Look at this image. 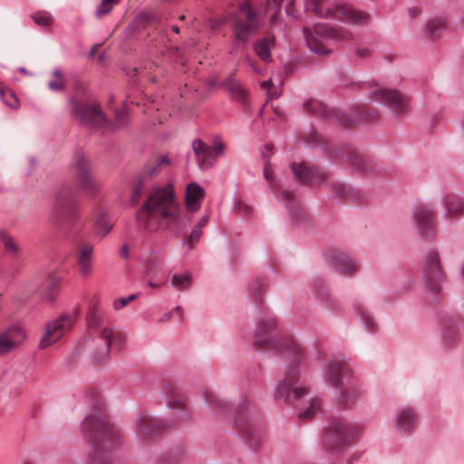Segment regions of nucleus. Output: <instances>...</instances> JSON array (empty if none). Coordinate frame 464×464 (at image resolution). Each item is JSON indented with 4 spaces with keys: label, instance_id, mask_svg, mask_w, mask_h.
I'll return each instance as SVG.
<instances>
[{
    "label": "nucleus",
    "instance_id": "16",
    "mask_svg": "<svg viewBox=\"0 0 464 464\" xmlns=\"http://www.w3.org/2000/svg\"><path fill=\"white\" fill-rule=\"evenodd\" d=\"M411 220L422 237L432 235L436 229L435 211L430 206L416 207L412 212Z\"/></svg>",
    "mask_w": 464,
    "mask_h": 464
},
{
    "label": "nucleus",
    "instance_id": "35",
    "mask_svg": "<svg viewBox=\"0 0 464 464\" xmlns=\"http://www.w3.org/2000/svg\"><path fill=\"white\" fill-rule=\"evenodd\" d=\"M349 163L355 169L362 172H368L372 169L373 163L370 157L358 153L351 152L349 155Z\"/></svg>",
    "mask_w": 464,
    "mask_h": 464
},
{
    "label": "nucleus",
    "instance_id": "31",
    "mask_svg": "<svg viewBox=\"0 0 464 464\" xmlns=\"http://www.w3.org/2000/svg\"><path fill=\"white\" fill-rule=\"evenodd\" d=\"M332 191L342 199L350 200L353 202H359L361 200V195L359 191L343 182L336 181L331 184Z\"/></svg>",
    "mask_w": 464,
    "mask_h": 464
},
{
    "label": "nucleus",
    "instance_id": "47",
    "mask_svg": "<svg viewBox=\"0 0 464 464\" xmlns=\"http://www.w3.org/2000/svg\"><path fill=\"white\" fill-rule=\"evenodd\" d=\"M356 313L360 316L362 322L368 330L374 329V321L365 308H363L362 306H357Z\"/></svg>",
    "mask_w": 464,
    "mask_h": 464
},
{
    "label": "nucleus",
    "instance_id": "48",
    "mask_svg": "<svg viewBox=\"0 0 464 464\" xmlns=\"http://www.w3.org/2000/svg\"><path fill=\"white\" fill-rule=\"evenodd\" d=\"M320 409V401L318 400H312L310 405L304 411L299 413L300 420H309L311 419Z\"/></svg>",
    "mask_w": 464,
    "mask_h": 464
},
{
    "label": "nucleus",
    "instance_id": "44",
    "mask_svg": "<svg viewBox=\"0 0 464 464\" xmlns=\"http://www.w3.org/2000/svg\"><path fill=\"white\" fill-rule=\"evenodd\" d=\"M283 0H266V12L272 13L270 18L271 25L277 22V16L281 10V4Z\"/></svg>",
    "mask_w": 464,
    "mask_h": 464
},
{
    "label": "nucleus",
    "instance_id": "45",
    "mask_svg": "<svg viewBox=\"0 0 464 464\" xmlns=\"http://www.w3.org/2000/svg\"><path fill=\"white\" fill-rule=\"evenodd\" d=\"M103 321V313L98 308H92L87 315V323L90 328H98Z\"/></svg>",
    "mask_w": 464,
    "mask_h": 464
},
{
    "label": "nucleus",
    "instance_id": "64",
    "mask_svg": "<svg viewBox=\"0 0 464 464\" xmlns=\"http://www.w3.org/2000/svg\"><path fill=\"white\" fill-rule=\"evenodd\" d=\"M265 285V283L263 281H257L256 282V287L254 288V293H255V295L257 297V295H258V291H259V288H261L263 285Z\"/></svg>",
    "mask_w": 464,
    "mask_h": 464
},
{
    "label": "nucleus",
    "instance_id": "46",
    "mask_svg": "<svg viewBox=\"0 0 464 464\" xmlns=\"http://www.w3.org/2000/svg\"><path fill=\"white\" fill-rule=\"evenodd\" d=\"M0 95L4 101V102L12 109H16L19 105L18 99L14 95V93L9 90L5 89L0 85Z\"/></svg>",
    "mask_w": 464,
    "mask_h": 464
},
{
    "label": "nucleus",
    "instance_id": "54",
    "mask_svg": "<svg viewBox=\"0 0 464 464\" xmlns=\"http://www.w3.org/2000/svg\"><path fill=\"white\" fill-rule=\"evenodd\" d=\"M202 232L201 229L194 227V229L191 231V233L188 236V244L190 246V247L193 246L194 244H196L199 238L201 237Z\"/></svg>",
    "mask_w": 464,
    "mask_h": 464
},
{
    "label": "nucleus",
    "instance_id": "58",
    "mask_svg": "<svg viewBox=\"0 0 464 464\" xmlns=\"http://www.w3.org/2000/svg\"><path fill=\"white\" fill-rule=\"evenodd\" d=\"M250 404H251V401L247 397L244 396L240 399V401L237 406V410L238 411H242L244 409H246Z\"/></svg>",
    "mask_w": 464,
    "mask_h": 464
},
{
    "label": "nucleus",
    "instance_id": "52",
    "mask_svg": "<svg viewBox=\"0 0 464 464\" xmlns=\"http://www.w3.org/2000/svg\"><path fill=\"white\" fill-rule=\"evenodd\" d=\"M355 55L359 59H369L372 55V49L366 45H358L355 47Z\"/></svg>",
    "mask_w": 464,
    "mask_h": 464
},
{
    "label": "nucleus",
    "instance_id": "19",
    "mask_svg": "<svg viewBox=\"0 0 464 464\" xmlns=\"http://www.w3.org/2000/svg\"><path fill=\"white\" fill-rule=\"evenodd\" d=\"M292 169L295 178L304 184H320L325 179V173L322 169L306 162L293 163Z\"/></svg>",
    "mask_w": 464,
    "mask_h": 464
},
{
    "label": "nucleus",
    "instance_id": "62",
    "mask_svg": "<svg viewBox=\"0 0 464 464\" xmlns=\"http://www.w3.org/2000/svg\"><path fill=\"white\" fill-rule=\"evenodd\" d=\"M120 255L123 258L129 257V246L127 245H123L120 250Z\"/></svg>",
    "mask_w": 464,
    "mask_h": 464
},
{
    "label": "nucleus",
    "instance_id": "39",
    "mask_svg": "<svg viewBox=\"0 0 464 464\" xmlns=\"http://www.w3.org/2000/svg\"><path fill=\"white\" fill-rule=\"evenodd\" d=\"M227 91L237 100L244 102L247 96L246 91L243 88L240 82L234 80L232 77L227 79L225 82Z\"/></svg>",
    "mask_w": 464,
    "mask_h": 464
},
{
    "label": "nucleus",
    "instance_id": "4",
    "mask_svg": "<svg viewBox=\"0 0 464 464\" xmlns=\"http://www.w3.org/2000/svg\"><path fill=\"white\" fill-rule=\"evenodd\" d=\"M362 431V426L352 423L343 418L333 419L326 428L323 439L324 449L331 453L349 446Z\"/></svg>",
    "mask_w": 464,
    "mask_h": 464
},
{
    "label": "nucleus",
    "instance_id": "28",
    "mask_svg": "<svg viewBox=\"0 0 464 464\" xmlns=\"http://www.w3.org/2000/svg\"><path fill=\"white\" fill-rule=\"evenodd\" d=\"M170 164V160L166 155H160L152 158L146 164L140 178L147 181L150 179L160 174L165 168Z\"/></svg>",
    "mask_w": 464,
    "mask_h": 464
},
{
    "label": "nucleus",
    "instance_id": "14",
    "mask_svg": "<svg viewBox=\"0 0 464 464\" xmlns=\"http://www.w3.org/2000/svg\"><path fill=\"white\" fill-rule=\"evenodd\" d=\"M192 149L198 166L201 169H210L215 165L218 157L223 153L225 144L221 140H216L211 147L200 140H195L192 142Z\"/></svg>",
    "mask_w": 464,
    "mask_h": 464
},
{
    "label": "nucleus",
    "instance_id": "10",
    "mask_svg": "<svg viewBox=\"0 0 464 464\" xmlns=\"http://www.w3.org/2000/svg\"><path fill=\"white\" fill-rule=\"evenodd\" d=\"M370 96L385 104L398 117L406 115L410 110L411 98L399 90L377 87L371 92Z\"/></svg>",
    "mask_w": 464,
    "mask_h": 464
},
{
    "label": "nucleus",
    "instance_id": "61",
    "mask_svg": "<svg viewBox=\"0 0 464 464\" xmlns=\"http://www.w3.org/2000/svg\"><path fill=\"white\" fill-rule=\"evenodd\" d=\"M247 62H248L249 66L255 72H256V73L262 72L260 68L256 65L255 61H253L251 58H247Z\"/></svg>",
    "mask_w": 464,
    "mask_h": 464
},
{
    "label": "nucleus",
    "instance_id": "17",
    "mask_svg": "<svg viewBox=\"0 0 464 464\" xmlns=\"http://www.w3.org/2000/svg\"><path fill=\"white\" fill-rule=\"evenodd\" d=\"M327 382L335 389H343V385L350 384L352 370L342 362H332L325 370Z\"/></svg>",
    "mask_w": 464,
    "mask_h": 464
},
{
    "label": "nucleus",
    "instance_id": "38",
    "mask_svg": "<svg viewBox=\"0 0 464 464\" xmlns=\"http://www.w3.org/2000/svg\"><path fill=\"white\" fill-rule=\"evenodd\" d=\"M447 27L446 22L442 18H432L426 24V32L430 38L435 39L439 37L443 30Z\"/></svg>",
    "mask_w": 464,
    "mask_h": 464
},
{
    "label": "nucleus",
    "instance_id": "21",
    "mask_svg": "<svg viewBox=\"0 0 464 464\" xmlns=\"http://www.w3.org/2000/svg\"><path fill=\"white\" fill-rule=\"evenodd\" d=\"M164 392L167 406L171 410L181 412L184 417H187L188 405L182 389L173 382H168L164 385Z\"/></svg>",
    "mask_w": 464,
    "mask_h": 464
},
{
    "label": "nucleus",
    "instance_id": "26",
    "mask_svg": "<svg viewBox=\"0 0 464 464\" xmlns=\"http://www.w3.org/2000/svg\"><path fill=\"white\" fill-rule=\"evenodd\" d=\"M446 218L450 220L464 217V198L457 194H448L443 198Z\"/></svg>",
    "mask_w": 464,
    "mask_h": 464
},
{
    "label": "nucleus",
    "instance_id": "37",
    "mask_svg": "<svg viewBox=\"0 0 464 464\" xmlns=\"http://www.w3.org/2000/svg\"><path fill=\"white\" fill-rule=\"evenodd\" d=\"M0 241L4 245L5 250L12 257H17L20 254L19 246L14 238L5 230H0Z\"/></svg>",
    "mask_w": 464,
    "mask_h": 464
},
{
    "label": "nucleus",
    "instance_id": "56",
    "mask_svg": "<svg viewBox=\"0 0 464 464\" xmlns=\"http://www.w3.org/2000/svg\"><path fill=\"white\" fill-rule=\"evenodd\" d=\"M262 88L264 89H266L267 90V95L270 99H276L277 97L280 96V93L276 91H273L271 89L272 87V82L271 80H268V81H266V82H263L262 84H261Z\"/></svg>",
    "mask_w": 464,
    "mask_h": 464
},
{
    "label": "nucleus",
    "instance_id": "50",
    "mask_svg": "<svg viewBox=\"0 0 464 464\" xmlns=\"http://www.w3.org/2000/svg\"><path fill=\"white\" fill-rule=\"evenodd\" d=\"M120 0H102L96 10V15L98 17L105 15L111 12L114 5H116Z\"/></svg>",
    "mask_w": 464,
    "mask_h": 464
},
{
    "label": "nucleus",
    "instance_id": "29",
    "mask_svg": "<svg viewBox=\"0 0 464 464\" xmlns=\"http://www.w3.org/2000/svg\"><path fill=\"white\" fill-rule=\"evenodd\" d=\"M416 422L417 416L411 408L402 409L397 416V428L406 434L413 430Z\"/></svg>",
    "mask_w": 464,
    "mask_h": 464
},
{
    "label": "nucleus",
    "instance_id": "34",
    "mask_svg": "<svg viewBox=\"0 0 464 464\" xmlns=\"http://www.w3.org/2000/svg\"><path fill=\"white\" fill-rule=\"evenodd\" d=\"M273 189L277 193L278 199L285 203L286 208L293 215V217L297 218V213L300 211V207L295 198L293 191L276 187H274Z\"/></svg>",
    "mask_w": 464,
    "mask_h": 464
},
{
    "label": "nucleus",
    "instance_id": "20",
    "mask_svg": "<svg viewBox=\"0 0 464 464\" xmlns=\"http://www.w3.org/2000/svg\"><path fill=\"white\" fill-rule=\"evenodd\" d=\"M292 169L295 178L304 184H320L325 179V173L322 169L306 162L293 163Z\"/></svg>",
    "mask_w": 464,
    "mask_h": 464
},
{
    "label": "nucleus",
    "instance_id": "25",
    "mask_svg": "<svg viewBox=\"0 0 464 464\" xmlns=\"http://www.w3.org/2000/svg\"><path fill=\"white\" fill-rule=\"evenodd\" d=\"M93 246L87 242H81L77 246L76 262L79 273L82 276H88L92 271L93 260Z\"/></svg>",
    "mask_w": 464,
    "mask_h": 464
},
{
    "label": "nucleus",
    "instance_id": "33",
    "mask_svg": "<svg viewBox=\"0 0 464 464\" xmlns=\"http://www.w3.org/2000/svg\"><path fill=\"white\" fill-rule=\"evenodd\" d=\"M202 397L205 403L211 410L215 411L218 413H224L228 405L227 402L222 400L215 392L212 390H205L202 392Z\"/></svg>",
    "mask_w": 464,
    "mask_h": 464
},
{
    "label": "nucleus",
    "instance_id": "53",
    "mask_svg": "<svg viewBox=\"0 0 464 464\" xmlns=\"http://www.w3.org/2000/svg\"><path fill=\"white\" fill-rule=\"evenodd\" d=\"M137 298V295H130L127 297H121L114 300L112 305L115 310H121Z\"/></svg>",
    "mask_w": 464,
    "mask_h": 464
},
{
    "label": "nucleus",
    "instance_id": "18",
    "mask_svg": "<svg viewBox=\"0 0 464 464\" xmlns=\"http://www.w3.org/2000/svg\"><path fill=\"white\" fill-rule=\"evenodd\" d=\"M327 259L341 274L350 276L359 270L358 263L346 252L332 249L327 253Z\"/></svg>",
    "mask_w": 464,
    "mask_h": 464
},
{
    "label": "nucleus",
    "instance_id": "60",
    "mask_svg": "<svg viewBox=\"0 0 464 464\" xmlns=\"http://www.w3.org/2000/svg\"><path fill=\"white\" fill-rule=\"evenodd\" d=\"M208 220H209V216L208 215L203 216L200 218V220L198 221V223L196 225L195 227L201 229L202 227H204L208 224Z\"/></svg>",
    "mask_w": 464,
    "mask_h": 464
},
{
    "label": "nucleus",
    "instance_id": "32",
    "mask_svg": "<svg viewBox=\"0 0 464 464\" xmlns=\"http://www.w3.org/2000/svg\"><path fill=\"white\" fill-rule=\"evenodd\" d=\"M275 46V37L266 36L257 40L254 44V51L256 54L265 63L272 61L270 51Z\"/></svg>",
    "mask_w": 464,
    "mask_h": 464
},
{
    "label": "nucleus",
    "instance_id": "2",
    "mask_svg": "<svg viewBox=\"0 0 464 464\" xmlns=\"http://www.w3.org/2000/svg\"><path fill=\"white\" fill-rule=\"evenodd\" d=\"M136 219L140 228L149 232L186 225L171 185L155 188L138 210Z\"/></svg>",
    "mask_w": 464,
    "mask_h": 464
},
{
    "label": "nucleus",
    "instance_id": "24",
    "mask_svg": "<svg viewBox=\"0 0 464 464\" xmlns=\"http://www.w3.org/2000/svg\"><path fill=\"white\" fill-rule=\"evenodd\" d=\"M25 338L24 331L18 326L10 327L0 334V354L16 348Z\"/></svg>",
    "mask_w": 464,
    "mask_h": 464
},
{
    "label": "nucleus",
    "instance_id": "41",
    "mask_svg": "<svg viewBox=\"0 0 464 464\" xmlns=\"http://www.w3.org/2000/svg\"><path fill=\"white\" fill-rule=\"evenodd\" d=\"M191 283L192 276L190 273H185L184 275L174 274L171 277V285L179 291L188 289Z\"/></svg>",
    "mask_w": 464,
    "mask_h": 464
},
{
    "label": "nucleus",
    "instance_id": "1",
    "mask_svg": "<svg viewBox=\"0 0 464 464\" xmlns=\"http://www.w3.org/2000/svg\"><path fill=\"white\" fill-rule=\"evenodd\" d=\"M254 345L258 350H270L285 353L292 361L278 382L275 397L285 402H292L306 394V390L295 387L299 379L298 363L305 357L302 345L291 335H281L277 319L271 314H265L259 319Z\"/></svg>",
    "mask_w": 464,
    "mask_h": 464
},
{
    "label": "nucleus",
    "instance_id": "63",
    "mask_svg": "<svg viewBox=\"0 0 464 464\" xmlns=\"http://www.w3.org/2000/svg\"><path fill=\"white\" fill-rule=\"evenodd\" d=\"M264 176L266 180H270L272 179V172L269 169V167L267 164H266L264 168Z\"/></svg>",
    "mask_w": 464,
    "mask_h": 464
},
{
    "label": "nucleus",
    "instance_id": "3",
    "mask_svg": "<svg viewBox=\"0 0 464 464\" xmlns=\"http://www.w3.org/2000/svg\"><path fill=\"white\" fill-rule=\"evenodd\" d=\"M82 430L92 444L90 464H110L105 450L119 438V430L109 421L106 414L99 410L85 418Z\"/></svg>",
    "mask_w": 464,
    "mask_h": 464
},
{
    "label": "nucleus",
    "instance_id": "30",
    "mask_svg": "<svg viewBox=\"0 0 464 464\" xmlns=\"http://www.w3.org/2000/svg\"><path fill=\"white\" fill-rule=\"evenodd\" d=\"M338 404L343 408H352L362 396L361 391L353 386L346 387L343 385V388L338 389Z\"/></svg>",
    "mask_w": 464,
    "mask_h": 464
},
{
    "label": "nucleus",
    "instance_id": "22",
    "mask_svg": "<svg viewBox=\"0 0 464 464\" xmlns=\"http://www.w3.org/2000/svg\"><path fill=\"white\" fill-rule=\"evenodd\" d=\"M100 337L105 342L106 347L102 354L95 358L98 363L103 362L108 357L112 346L120 347L125 342L124 334L111 327H104L100 334Z\"/></svg>",
    "mask_w": 464,
    "mask_h": 464
},
{
    "label": "nucleus",
    "instance_id": "36",
    "mask_svg": "<svg viewBox=\"0 0 464 464\" xmlns=\"http://www.w3.org/2000/svg\"><path fill=\"white\" fill-rule=\"evenodd\" d=\"M59 282V278L56 276H51L46 280L41 290V295L43 296L44 299H45L48 302H52L54 300Z\"/></svg>",
    "mask_w": 464,
    "mask_h": 464
},
{
    "label": "nucleus",
    "instance_id": "13",
    "mask_svg": "<svg viewBox=\"0 0 464 464\" xmlns=\"http://www.w3.org/2000/svg\"><path fill=\"white\" fill-rule=\"evenodd\" d=\"M168 424L161 419L149 413L140 412L135 419L134 430L137 437L142 441H148L157 436Z\"/></svg>",
    "mask_w": 464,
    "mask_h": 464
},
{
    "label": "nucleus",
    "instance_id": "9",
    "mask_svg": "<svg viewBox=\"0 0 464 464\" xmlns=\"http://www.w3.org/2000/svg\"><path fill=\"white\" fill-rule=\"evenodd\" d=\"M51 218L54 224H73L78 218V204L73 191L63 188L53 203Z\"/></svg>",
    "mask_w": 464,
    "mask_h": 464
},
{
    "label": "nucleus",
    "instance_id": "59",
    "mask_svg": "<svg viewBox=\"0 0 464 464\" xmlns=\"http://www.w3.org/2000/svg\"><path fill=\"white\" fill-rule=\"evenodd\" d=\"M320 139H321V138H320V136L318 135V133H317V132H315V131H314V132H311V133H310V137H309V138H307L306 142H307V143H310V144H316V143H318V142H319Z\"/></svg>",
    "mask_w": 464,
    "mask_h": 464
},
{
    "label": "nucleus",
    "instance_id": "5",
    "mask_svg": "<svg viewBox=\"0 0 464 464\" xmlns=\"http://www.w3.org/2000/svg\"><path fill=\"white\" fill-rule=\"evenodd\" d=\"M71 107L73 114L89 126L98 128L103 131H113L123 124L125 112L115 111L116 123L110 122L104 113L95 102H83L75 97L71 98Z\"/></svg>",
    "mask_w": 464,
    "mask_h": 464
},
{
    "label": "nucleus",
    "instance_id": "11",
    "mask_svg": "<svg viewBox=\"0 0 464 464\" xmlns=\"http://www.w3.org/2000/svg\"><path fill=\"white\" fill-rule=\"evenodd\" d=\"M422 276L427 288L431 293L438 294L440 292L444 273L440 266L439 255L436 252H430L426 256Z\"/></svg>",
    "mask_w": 464,
    "mask_h": 464
},
{
    "label": "nucleus",
    "instance_id": "12",
    "mask_svg": "<svg viewBox=\"0 0 464 464\" xmlns=\"http://www.w3.org/2000/svg\"><path fill=\"white\" fill-rule=\"evenodd\" d=\"M73 324L74 317L67 314L49 322L45 326L40 346L46 348L58 342L72 330Z\"/></svg>",
    "mask_w": 464,
    "mask_h": 464
},
{
    "label": "nucleus",
    "instance_id": "8",
    "mask_svg": "<svg viewBox=\"0 0 464 464\" xmlns=\"http://www.w3.org/2000/svg\"><path fill=\"white\" fill-rule=\"evenodd\" d=\"M304 34L307 46L317 54L328 53V50L323 43L324 39L349 41L353 38L352 33L345 29L333 28L323 24H315L313 32L309 28L304 27Z\"/></svg>",
    "mask_w": 464,
    "mask_h": 464
},
{
    "label": "nucleus",
    "instance_id": "40",
    "mask_svg": "<svg viewBox=\"0 0 464 464\" xmlns=\"http://www.w3.org/2000/svg\"><path fill=\"white\" fill-rule=\"evenodd\" d=\"M47 86L52 92H63L64 90L65 81L60 69H55L52 72L51 78L47 82Z\"/></svg>",
    "mask_w": 464,
    "mask_h": 464
},
{
    "label": "nucleus",
    "instance_id": "57",
    "mask_svg": "<svg viewBox=\"0 0 464 464\" xmlns=\"http://www.w3.org/2000/svg\"><path fill=\"white\" fill-rule=\"evenodd\" d=\"M235 209L240 212L243 216H246L251 212V208L243 202H237L235 206Z\"/></svg>",
    "mask_w": 464,
    "mask_h": 464
},
{
    "label": "nucleus",
    "instance_id": "49",
    "mask_svg": "<svg viewBox=\"0 0 464 464\" xmlns=\"http://www.w3.org/2000/svg\"><path fill=\"white\" fill-rule=\"evenodd\" d=\"M145 182L146 181L144 179H142L140 177H139L136 184L133 187L132 193H131L130 202L132 205H136L139 202V200L140 199V198L143 194Z\"/></svg>",
    "mask_w": 464,
    "mask_h": 464
},
{
    "label": "nucleus",
    "instance_id": "15",
    "mask_svg": "<svg viewBox=\"0 0 464 464\" xmlns=\"http://www.w3.org/2000/svg\"><path fill=\"white\" fill-rule=\"evenodd\" d=\"M73 175L80 188L88 194L99 191L101 184L92 177L88 160L84 155L76 156Z\"/></svg>",
    "mask_w": 464,
    "mask_h": 464
},
{
    "label": "nucleus",
    "instance_id": "55",
    "mask_svg": "<svg viewBox=\"0 0 464 464\" xmlns=\"http://www.w3.org/2000/svg\"><path fill=\"white\" fill-rule=\"evenodd\" d=\"M456 341H457V334H456L455 330H453V329L449 330L448 332H446L443 334V342L447 345L450 346V345L455 343Z\"/></svg>",
    "mask_w": 464,
    "mask_h": 464
},
{
    "label": "nucleus",
    "instance_id": "27",
    "mask_svg": "<svg viewBox=\"0 0 464 464\" xmlns=\"http://www.w3.org/2000/svg\"><path fill=\"white\" fill-rule=\"evenodd\" d=\"M205 197V190L197 183H189L186 188L185 205L188 212H196Z\"/></svg>",
    "mask_w": 464,
    "mask_h": 464
},
{
    "label": "nucleus",
    "instance_id": "23",
    "mask_svg": "<svg viewBox=\"0 0 464 464\" xmlns=\"http://www.w3.org/2000/svg\"><path fill=\"white\" fill-rule=\"evenodd\" d=\"M92 222L94 236L99 238L106 237L114 226L107 211L101 206L93 208Z\"/></svg>",
    "mask_w": 464,
    "mask_h": 464
},
{
    "label": "nucleus",
    "instance_id": "42",
    "mask_svg": "<svg viewBox=\"0 0 464 464\" xmlns=\"http://www.w3.org/2000/svg\"><path fill=\"white\" fill-rule=\"evenodd\" d=\"M31 17L39 26L48 27L53 24V18L52 14L46 11H39L34 13Z\"/></svg>",
    "mask_w": 464,
    "mask_h": 464
},
{
    "label": "nucleus",
    "instance_id": "6",
    "mask_svg": "<svg viewBox=\"0 0 464 464\" xmlns=\"http://www.w3.org/2000/svg\"><path fill=\"white\" fill-rule=\"evenodd\" d=\"M322 2L323 0H306V9L321 17L333 18L356 25L368 24L372 20L371 14L367 12L345 5L324 7Z\"/></svg>",
    "mask_w": 464,
    "mask_h": 464
},
{
    "label": "nucleus",
    "instance_id": "7",
    "mask_svg": "<svg viewBox=\"0 0 464 464\" xmlns=\"http://www.w3.org/2000/svg\"><path fill=\"white\" fill-rule=\"evenodd\" d=\"M263 23L259 14L252 7L249 0H240L234 19V34L238 42L246 43L261 28Z\"/></svg>",
    "mask_w": 464,
    "mask_h": 464
},
{
    "label": "nucleus",
    "instance_id": "51",
    "mask_svg": "<svg viewBox=\"0 0 464 464\" xmlns=\"http://www.w3.org/2000/svg\"><path fill=\"white\" fill-rule=\"evenodd\" d=\"M358 115L364 121H373L377 118L378 114L374 109L361 106L358 109Z\"/></svg>",
    "mask_w": 464,
    "mask_h": 464
},
{
    "label": "nucleus",
    "instance_id": "43",
    "mask_svg": "<svg viewBox=\"0 0 464 464\" xmlns=\"http://www.w3.org/2000/svg\"><path fill=\"white\" fill-rule=\"evenodd\" d=\"M304 109L307 112L314 115H326V107L324 103L316 100H310L304 103Z\"/></svg>",
    "mask_w": 464,
    "mask_h": 464
}]
</instances>
